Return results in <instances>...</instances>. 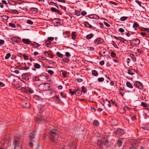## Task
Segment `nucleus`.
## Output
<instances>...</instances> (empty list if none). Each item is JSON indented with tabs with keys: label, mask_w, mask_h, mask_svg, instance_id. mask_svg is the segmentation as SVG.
<instances>
[{
	"label": "nucleus",
	"mask_w": 149,
	"mask_h": 149,
	"mask_svg": "<svg viewBox=\"0 0 149 149\" xmlns=\"http://www.w3.org/2000/svg\"><path fill=\"white\" fill-rule=\"evenodd\" d=\"M59 134V131L56 129H53L49 130V138L52 144H54L56 136Z\"/></svg>",
	"instance_id": "1"
},
{
	"label": "nucleus",
	"mask_w": 149,
	"mask_h": 149,
	"mask_svg": "<svg viewBox=\"0 0 149 149\" xmlns=\"http://www.w3.org/2000/svg\"><path fill=\"white\" fill-rule=\"evenodd\" d=\"M38 88L40 91H46L53 89L51 88V84L49 83H42L38 85Z\"/></svg>",
	"instance_id": "2"
},
{
	"label": "nucleus",
	"mask_w": 149,
	"mask_h": 149,
	"mask_svg": "<svg viewBox=\"0 0 149 149\" xmlns=\"http://www.w3.org/2000/svg\"><path fill=\"white\" fill-rule=\"evenodd\" d=\"M37 111H38L39 113L40 114V115L38 116H42L44 117H46L47 113L43 108H42L41 107H38Z\"/></svg>",
	"instance_id": "3"
},
{
	"label": "nucleus",
	"mask_w": 149,
	"mask_h": 149,
	"mask_svg": "<svg viewBox=\"0 0 149 149\" xmlns=\"http://www.w3.org/2000/svg\"><path fill=\"white\" fill-rule=\"evenodd\" d=\"M35 120L36 122L39 123H43L47 121V120L46 119L45 117L42 116H38L35 118Z\"/></svg>",
	"instance_id": "4"
},
{
	"label": "nucleus",
	"mask_w": 149,
	"mask_h": 149,
	"mask_svg": "<svg viewBox=\"0 0 149 149\" xmlns=\"http://www.w3.org/2000/svg\"><path fill=\"white\" fill-rule=\"evenodd\" d=\"M134 84L137 88L141 90H143V85L142 83L139 81H136Z\"/></svg>",
	"instance_id": "5"
},
{
	"label": "nucleus",
	"mask_w": 149,
	"mask_h": 149,
	"mask_svg": "<svg viewBox=\"0 0 149 149\" xmlns=\"http://www.w3.org/2000/svg\"><path fill=\"white\" fill-rule=\"evenodd\" d=\"M140 40L137 38H135L133 40H132L130 41L131 43L132 46H137L139 45L140 43Z\"/></svg>",
	"instance_id": "6"
},
{
	"label": "nucleus",
	"mask_w": 149,
	"mask_h": 149,
	"mask_svg": "<svg viewBox=\"0 0 149 149\" xmlns=\"http://www.w3.org/2000/svg\"><path fill=\"white\" fill-rule=\"evenodd\" d=\"M22 79L26 80L28 81L30 77V74L29 73H24L22 75Z\"/></svg>",
	"instance_id": "7"
},
{
	"label": "nucleus",
	"mask_w": 149,
	"mask_h": 149,
	"mask_svg": "<svg viewBox=\"0 0 149 149\" xmlns=\"http://www.w3.org/2000/svg\"><path fill=\"white\" fill-rule=\"evenodd\" d=\"M132 147H130V149H136L138 146V144L137 142L135 140H134L131 143Z\"/></svg>",
	"instance_id": "8"
},
{
	"label": "nucleus",
	"mask_w": 149,
	"mask_h": 149,
	"mask_svg": "<svg viewBox=\"0 0 149 149\" xmlns=\"http://www.w3.org/2000/svg\"><path fill=\"white\" fill-rule=\"evenodd\" d=\"M35 135H36V132L33 131L31 132V133L29 134V137L30 140L31 141H33L32 139H34L35 138Z\"/></svg>",
	"instance_id": "9"
},
{
	"label": "nucleus",
	"mask_w": 149,
	"mask_h": 149,
	"mask_svg": "<svg viewBox=\"0 0 149 149\" xmlns=\"http://www.w3.org/2000/svg\"><path fill=\"white\" fill-rule=\"evenodd\" d=\"M42 76H44L43 74H38L37 76H36L33 77V78H32V80H33V81H39L40 80L39 79V77H41Z\"/></svg>",
	"instance_id": "10"
},
{
	"label": "nucleus",
	"mask_w": 149,
	"mask_h": 149,
	"mask_svg": "<svg viewBox=\"0 0 149 149\" xmlns=\"http://www.w3.org/2000/svg\"><path fill=\"white\" fill-rule=\"evenodd\" d=\"M103 42V39L100 38H99L94 40V43L95 44H99L102 43Z\"/></svg>",
	"instance_id": "11"
},
{
	"label": "nucleus",
	"mask_w": 149,
	"mask_h": 149,
	"mask_svg": "<svg viewBox=\"0 0 149 149\" xmlns=\"http://www.w3.org/2000/svg\"><path fill=\"white\" fill-rule=\"evenodd\" d=\"M33 66L34 67L32 68V70L34 71H36V69H40L41 68L40 65L37 63H35Z\"/></svg>",
	"instance_id": "12"
},
{
	"label": "nucleus",
	"mask_w": 149,
	"mask_h": 149,
	"mask_svg": "<svg viewBox=\"0 0 149 149\" xmlns=\"http://www.w3.org/2000/svg\"><path fill=\"white\" fill-rule=\"evenodd\" d=\"M54 97L55 98L56 101L58 103L60 104H64V103L62 101H61L60 99H59V96L58 95H55L54 96Z\"/></svg>",
	"instance_id": "13"
},
{
	"label": "nucleus",
	"mask_w": 149,
	"mask_h": 149,
	"mask_svg": "<svg viewBox=\"0 0 149 149\" xmlns=\"http://www.w3.org/2000/svg\"><path fill=\"white\" fill-rule=\"evenodd\" d=\"M88 17H89V18H91V19H99V17L95 15H88Z\"/></svg>",
	"instance_id": "14"
},
{
	"label": "nucleus",
	"mask_w": 149,
	"mask_h": 149,
	"mask_svg": "<svg viewBox=\"0 0 149 149\" xmlns=\"http://www.w3.org/2000/svg\"><path fill=\"white\" fill-rule=\"evenodd\" d=\"M22 40V42L25 44H29L31 42V41L29 39L23 38Z\"/></svg>",
	"instance_id": "15"
},
{
	"label": "nucleus",
	"mask_w": 149,
	"mask_h": 149,
	"mask_svg": "<svg viewBox=\"0 0 149 149\" xmlns=\"http://www.w3.org/2000/svg\"><path fill=\"white\" fill-rule=\"evenodd\" d=\"M84 25L86 26L89 28H92L93 29H96V28L93 26L88 23V22H85Z\"/></svg>",
	"instance_id": "16"
},
{
	"label": "nucleus",
	"mask_w": 149,
	"mask_h": 149,
	"mask_svg": "<svg viewBox=\"0 0 149 149\" xmlns=\"http://www.w3.org/2000/svg\"><path fill=\"white\" fill-rule=\"evenodd\" d=\"M111 122L112 125H117L118 124L117 120L115 118H114L111 121Z\"/></svg>",
	"instance_id": "17"
},
{
	"label": "nucleus",
	"mask_w": 149,
	"mask_h": 149,
	"mask_svg": "<svg viewBox=\"0 0 149 149\" xmlns=\"http://www.w3.org/2000/svg\"><path fill=\"white\" fill-rule=\"evenodd\" d=\"M134 70L132 69H129L127 70V73L129 75H133L134 74Z\"/></svg>",
	"instance_id": "18"
},
{
	"label": "nucleus",
	"mask_w": 149,
	"mask_h": 149,
	"mask_svg": "<svg viewBox=\"0 0 149 149\" xmlns=\"http://www.w3.org/2000/svg\"><path fill=\"white\" fill-rule=\"evenodd\" d=\"M17 39H19L20 38L18 37H13L10 38V40L15 42L18 43V41L17 40Z\"/></svg>",
	"instance_id": "19"
},
{
	"label": "nucleus",
	"mask_w": 149,
	"mask_h": 149,
	"mask_svg": "<svg viewBox=\"0 0 149 149\" xmlns=\"http://www.w3.org/2000/svg\"><path fill=\"white\" fill-rule=\"evenodd\" d=\"M30 10L32 12L34 13L35 14L38 12V9L36 8H31Z\"/></svg>",
	"instance_id": "20"
},
{
	"label": "nucleus",
	"mask_w": 149,
	"mask_h": 149,
	"mask_svg": "<svg viewBox=\"0 0 149 149\" xmlns=\"http://www.w3.org/2000/svg\"><path fill=\"white\" fill-rule=\"evenodd\" d=\"M94 35L93 33H91L86 36V38L87 40H90L93 37Z\"/></svg>",
	"instance_id": "21"
},
{
	"label": "nucleus",
	"mask_w": 149,
	"mask_h": 149,
	"mask_svg": "<svg viewBox=\"0 0 149 149\" xmlns=\"http://www.w3.org/2000/svg\"><path fill=\"white\" fill-rule=\"evenodd\" d=\"M19 143H20V141L19 139H14L13 141V144L14 145H19Z\"/></svg>",
	"instance_id": "22"
},
{
	"label": "nucleus",
	"mask_w": 149,
	"mask_h": 149,
	"mask_svg": "<svg viewBox=\"0 0 149 149\" xmlns=\"http://www.w3.org/2000/svg\"><path fill=\"white\" fill-rule=\"evenodd\" d=\"M47 91H48L47 92V95L49 96L52 95V94L54 92V91H53V89L49 90Z\"/></svg>",
	"instance_id": "23"
},
{
	"label": "nucleus",
	"mask_w": 149,
	"mask_h": 149,
	"mask_svg": "<svg viewBox=\"0 0 149 149\" xmlns=\"http://www.w3.org/2000/svg\"><path fill=\"white\" fill-rule=\"evenodd\" d=\"M33 93V91L32 90V89L31 88L28 87V90H27V92H26V93L27 94H31Z\"/></svg>",
	"instance_id": "24"
},
{
	"label": "nucleus",
	"mask_w": 149,
	"mask_h": 149,
	"mask_svg": "<svg viewBox=\"0 0 149 149\" xmlns=\"http://www.w3.org/2000/svg\"><path fill=\"white\" fill-rule=\"evenodd\" d=\"M126 86L130 89H132L133 88V86L130 82L128 81L126 83Z\"/></svg>",
	"instance_id": "25"
},
{
	"label": "nucleus",
	"mask_w": 149,
	"mask_h": 149,
	"mask_svg": "<svg viewBox=\"0 0 149 149\" xmlns=\"http://www.w3.org/2000/svg\"><path fill=\"white\" fill-rule=\"evenodd\" d=\"M28 87H22L21 88V91L23 92L24 93H26V92L27 91V90H28Z\"/></svg>",
	"instance_id": "26"
},
{
	"label": "nucleus",
	"mask_w": 149,
	"mask_h": 149,
	"mask_svg": "<svg viewBox=\"0 0 149 149\" xmlns=\"http://www.w3.org/2000/svg\"><path fill=\"white\" fill-rule=\"evenodd\" d=\"M92 74L95 76L97 77L98 75V74H97V71L95 70H92Z\"/></svg>",
	"instance_id": "27"
},
{
	"label": "nucleus",
	"mask_w": 149,
	"mask_h": 149,
	"mask_svg": "<svg viewBox=\"0 0 149 149\" xmlns=\"http://www.w3.org/2000/svg\"><path fill=\"white\" fill-rule=\"evenodd\" d=\"M63 35L64 38H69L70 37V35L68 33V32L67 31H65L63 33Z\"/></svg>",
	"instance_id": "28"
},
{
	"label": "nucleus",
	"mask_w": 149,
	"mask_h": 149,
	"mask_svg": "<svg viewBox=\"0 0 149 149\" xmlns=\"http://www.w3.org/2000/svg\"><path fill=\"white\" fill-rule=\"evenodd\" d=\"M75 95L78 96H80L81 94V91H75Z\"/></svg>",
	"instance_id": "29"
},
{
	"label": "nucleus",
	"mask_w": 149,
	"mask_h": 149,
	"mask_svg": "<svg viewBox=\"0 0 149 149\" xmlns=\"http://www.w3.org/2000/svg\"><path fill=\"white\" fill-rule=\"evenodd\" d=\"M31 45L34 47L35 48H37L40 46V45L35 42H33V44H31Z\"/></svg>",
	"instance_id": "30"
},
{
	"label": "nucleus",
	"mask_w": 149,
	"mask_h": 149,
	"mask_svg": "<svg viewBox=\"0 0 149 149\" xmlns=\"http://www.w3.org/2000/svg\"><path fill=\"white\" fill-rule=\"evenodd\" d=\"M99 124L98 121L97 120H95L93 121V125L95 127H97Z\"/></svg>",
	"instance_id": "31"
},
{
	"label": "nucleus",
	"mask_w": 149,
	"mask_h": 149,
	"mask_svg": "<svg viewBox=\"0 0 149 149\" xmlns=\"http://www.w3.org/2000/svg\"><path fill=\"white\" fill-rule=\"evenodd\" d=\"M10 11H12V12H10L11 14H18L19 13L18 11L15 9H11Z\"/></svg>",
	"instance_id": "32"
},
{
	"label": "nucleus",
	"mask_w": 149,
	"mask_h": 149,
	"mask_svg": "<svg viewBox=\"0 0 149 149\" xmlns=\"http://www.w3.org/2000/svg\"><path fill=\"white\" fill-rule=\"evenodd\" d=\"M122 144H123V142L121 140H118L117 141V144L118 146L120 147L122 146Z\"/></svg>",
	"instance_id": "33"
},
{
	"label": "nucleus",
	"mask_w": 149,
	"mask_h": 149,
	"mask_svg": "<svg viewBox=\"0 0 149 149\" xmlns=\"http://www.w3.org/2000/svg\"><path fill=\"white\" fill-rule=\"evenodd\" d=\"M130 57L132 58V61L134 62H135L136 61V58H135V56L133 54H131L130 55Z\"/></svg>",
	"instance_id": "34"
},
{
	"label": "nucleus",
	"mask_w": 149,
	"mask_h": 149,
	"mask_svg": "<svg viewBox=\"0 0 149 149\" xmlns=\"http://www.w3.org/2000/svg\"><path fill=\"white\" fill-rule=\"evenodd\" d=\"M56 56H57L61 58H62L63 57V54L60 53L59 52H56Z\"/></svg>",
	"instance_id": "35"
},
{
	"label": "nucleus",
	"mask_w": 149,
	"mask_h": 149,
	"mask_svg": "<svg viewBox=\"0 0 149 149\" xmlns=\"http://www.w3.org/2000/svg\"><path fill=\"white\" fill-rule=\"evenodd\" d=\"M141 30L142 31H146L147 32H149V29L148 28H145L144 27H142L141 29Z\"/></svg>",
	"instance_id": "36"
},
{
	"label": "nucleus",
	"mask_w": 149,
	"mask_h": 149,
	"mask_svg": "<svg viewBox=\"0 0 149 149\" xmlns=\"http://www.w3.org/2000/svg\"><path fill=\"white\" fill-rule=\"evenodd\" d=\"M128 18V17L126 16H123L120 18V20L122 21H123L126 20Z\"/></svg>",
	"instance_id": "37"
},
{
	"label": "nucleus",
	"mask_w": 149,
	"mask_h": 149,
	"mask_svg": "<svg viewBox=\"0 0 149 149\" xmlns=\"http://www.w3.org/2000/svg\"><path fill=\"white\" fill-rule=\"evenodd\" d=\"M62 61L65 63H68L69 62V59L68 58H65L62 59Z\"/></svg>",
	"instance_id": "38"
},
{
	"label": "nucleus",
	"mask_w": 149,
	"mask_h": 149,
	"mask_svg": "<svg viewBox=\"0 0 149 149\" xmlns=\"http://www.w3.org/2000/svg\"><path fill=\"white\" fill-rule=\"evenodd\" d=\"M40 98V97L38 96V95H34L33 96V98L34 99H35L37 100H39Z\"/></svg>",
	"instance_id": "39"
},
{
	"label": "nucleus",
	"mask_w": 149,
	"mask_h": 149,
	"mask_svg": "<svg viewBox=\"0 0 149 149\" xmlns=\"http://www.w3.org/2000/svg\"><path fill=\"white\" fill-rule=\"evenodd\" d=\"M51 44V42L50 41L47 40L45 41V45H47V47H48Z\"/></svg>",
	"instance_id": "40"
},
{
	"label": "nucleus",
	"mask_w": 149,
	"mask_h": 149,
	"mask_svg": "<svg viewBox=\"0 0 149 149\" xmlns=\"http://www.w3.org/2000/svg\"><path fill=\"white\" fill-rule=\"evenodd\" d=\"M139 26V24L137 23H135L133 24L132 27L133 28H138Z\"/></svg>",
	"instance_id": "41"
},
{
	"label": "nucleus",
	"mask_w": 149,
	"mask_h": 149,
	"mask_svg": "<svg viewBox=\"0 0 149 149\" xmlns=\"http://www.w3.org/2000/svg\"><path fill=\"white\" fill-rule=\"evenodd\" d=\"M110 56L113 58H115L116 56V54L113 52H111Z\"/></svg>",
	"instance_id": "42"
},
{
	"label": "nucleus",
	"mask_w": 149,
	"mask_h": 149,
	"mask_svg": "<svg viewBox=\"0 0 149 149\" xmlns=\"http://www.w3.org/2000/svg\"><path fill=\"white\" fill-rule=\"evenodd\" d=\"M81 11V9H80V10L79 11H77L75 10V15L78 16L80 15V11Z\"/></svg>",
	"instance_id": "43"
},
{
	"label": "nucleus",
	"mask_w": 149,
	"mask_h": 149,
	"mask_svg": "<svg viewBox=\"0 0 149 149\" xmlns=\"http://www.w3.org/2000/svg\"><path fill=\"white\" fill-rule=\"evenodd\" d=\"M15 149H22V148L20 145H15Z\"/></svg>",
	"instance_id": "44"
},
{
	"label": "nucleus",
	"mask_w": 149,
	"mask_h": 149,
	"mask_svg": "<svg viewBox=\"0 0 149 149\" xmlns=\"http://www.w3.org/2000/svg\"><path fill=\"white\" fill-rule=\"evenodd\" d=\"M69 92H70V94L73 95L74 94V90H72L71 88H70L69 90Z\"/></svg>",
	"instance_id": "45"
},
{
	"label": "nucleus",
	"mask_w": 149,
	"mask_h": 149,
	"mask_svg": "<svg viewBox=\"0 0 149 149\" xmlns=\"http://www.w3.org/2000/svg\"><path fill=\"white\" fill-rule=\"evenodd\" d=\"M82 91L83 93H85L86 92V89L84 86H82Z\"/></svg>",
	"instance_id": "46"
},
{
	"label": "nucleus",
	"mask_w": 149,
	"mask_h": 149,
	"mask_svg": "<svg viewBox=\"0 0 149 149\" xmlns=\"http://www.w3.org/2000/svg\"><path fill=\"white\" fill-rule=\"evenodd\" d=\"M60 95L61 97L63 98H66L67 97L66 95L65 94L63 93V92L60 93Z\"/></svg>",
	"instance_id": "47"
},
{
	"label": "nucleus",
	"mask_w": 149,
	"mask_h": 149,
	"mask_svg": "<svg viewBox=\"0 0 149 149\" xmlns=\"http://www.w3.org/2000/svg\"><path fill=\"white\" fill-rule=\"evenodd\" d=\"M48 74H49L50 75H52L54 74V72L51 70H49L48 71Z\"/></svg>",
	"instance_id": "48"
},
{
	"label": "nucleus",
	"mask_w": 149,
	"mask_h": 149,
	"mask_svg": "<svg viewBox=\"0 0 149 149\" xmlns=\"http://www.w3.org/2000/svg\"><path fill=\"white\" fill-rule=\"evenodd\" d=\"M10 56L11 54L10 53L7 54L6 56L5 57V59H9V57H10Z\"/></svg>",
	"instance_id": "49"
},
{
	"label": "nucleus",
	"mask_w": 149,
	"mask_h": 149,
	"mask_svg": "<svg viewBox=\"0 0 149 149\" xmlns=\"http://www.w3.org/2000/svg\"><path fill=\"white\" fill-rule=\"evenodd\" d=\"M9 25L12 28H15L16 26L15 25V24L14 23H10L9 24Z\"/></svg>",
	"instance_id": "50"
},
{
	"label": "nucleus",
	"mask_w": 149,
	"mask_h": 149,
	"mask_svg": "<svg viewBox=\"0 0 149 149\" xmlns=\"http://www.w3.org/2000/svg\"><path fill=\"white\" fill-rule=\"evenodd\" d=\"M2 18L5 20H7L8 19V16L3 15L2 16Z\"/></svg>",
	"instance_id": "51"
},
{
	"label": "nucleus",
	"mask_w": 149,
	"mask_h": 149,
	"mask_svg": "<svg viewBox=\"0 0 149 149\" xmlns=\"http://www.w3.org/2000/svg\"><path fill=\"white\" fill-rule=\"evenodd\" d=\"M58 10L54 7L51 8V11L52 12H55L57 10Z\"/></svg>",
	"instance_id": "52"
},
{
	"label": "nucleus",
	"mask_w": 149,
	"mask_h": 149,
	"mask_svg": "<svg viewBox=\"0 0 149 149\" xmlns=\"http://www.w3.org/2000/svg\"><path fill=\"white\" fill-rule=\"evenodd\" d=\"M104 80V79L103 77H100L98 79V81L99 82H102Z\"/></svg>",
	"instance_id": "53"
},
{
	"label": "nucleus",
	"mask_w": 149,
	"mask_h": 149,
	"mask_svg": "<svg viewBox=\"0 0 149 149\" xmlns=\"http://www.w3.org/2000/svg\"><path fill=\"white\" fill-rule=\"evenodd\" d=\"M113 43V46L116 48L118 49L119 48H118V47L117 46V45L116 44V43H115V42L113 41L112 42Z\"/></svg>",
	"instance_id": "54"
},
{
	"label": "nucleus",
	"mask_w": 149,
	"mask_h": 149,
	"mask_svg": "<svg viewBox=\"0 0 149 149\" xmlns=\"http://www.w3.org/2000/svg\"><path fill=\"white\" fill-rule=\"evenodd\" d=\"M27 23L30 25H32L33 24V22L31 21V20H27Z\"/></svg>",
	"instance_id": "55"
},
{
	"label": "nucleus",
	"mask_w": 149,
	"mask_h": 149,
	"mask_svg": "<svg viewBox=\"0 0 149 149\" xmlns=\"http://www.w3.org/2000/svg\"><path fill=\"white\" fill-rule=\"evenodd\" d=\"M9 2V1H8ZM9 4L10 5H15V1H10V2H9Z\"/></svg>",
	"instance_id": "56"
},
{
	"label": "nucleus",
	"mask_w": 149,
	"mask_h": 149,
	"mask_svg": "<svg viewBox=\"0 0 149 149\" xmlns=\"http://www.w3.org/2000/svg\"><path fill=\"white\" fill-rule=\"evenodd\" d=\"M141 35H142V36H143L145 38H147V34H146L145 33L143 32H141Z\"/></svg>",
	"instance_id": "57"
},
{
	"label": "nucleus",
	"mask_w": 149,
	"mask_h": 149,
	"mask_svg": "<svg viewBox=\"0 0 149 149\" xmlns=\"http://www.w3.org/2000/svg\"><path fill=\"white\" fill-rule=\"evenodd\" d=\"M63 72L62 75L64 77H66V75L67 74V72L65 71H62Z\"/></svg>",
	"instance_id": "58"
},
{
	"label": "nucleus",
	"mask_w": 149,
	"mask_h": 149,
	"mask_svg": "<svg viewBox=\"0 0 149 149\" xmlns=\"http://www.w3.org/2000/svg\"><path fill=\"white\" fill-rule=\"evenodd\" d=\"M59 7H60V8H62V9L63 10H64L65 11H66V8L65 7L61 5H59Z\"/></svg>",
	"instance_id": "59"
},
{
	"label": "nucleus",
	"mask_w": 149,
	"mask_h": 149,
	"mask_svg": "<svg viewBox=\"0 0 149 149\" xmlns=\"http://www.w3.org/2000/svg\"><path fill=\"white\" fill-rule=\"evenodd\" d=\"M30 68L29 67H22V69L24 70H27Z\"/></svg>",
	"instance_id": "60"
},
{
	"label": "nucleus",
	"mask_w": 149,
	"mask_h": 149,
	"mask_svg": "<svg viewBox=\"0 0 149 149\" xmlns=\"http://www.w3.org/2000/svg\"><path fill=\"white\" fill-rule=\"evenodd\" d=\"M54 39V38L53 37H48L47 38V39H48V40L49 41H52Z\"/></svg>",
	"instance_id": "61"
},
{
	"label": "nucleus",
	"mask_w": 149,
	"mask_h": 149,
	"mask_svg": "<svg viewBox=\"0 0 149 149\" xmlns=\"http://www.w3.org/2000/svg\"><path fill=\"white\" fill-rule=\"evenodd\" d=\"M118 31L120 33H123L124 31V30L122 28H120L119 29Z\"/></svg>",
	"instance_id": "62"
},
{
	"label": "nucleus",
	"mask_w": 149,
	"mask_h": 149,
	"mask_svg": "<svg viewBox=\"0 0 149 149\" xmlns=\"http://www.w3.org/2000/svg\"><path fill=\"white\" fill-rule=\"evenodd\" d=\"M141 105H142V107H147V104L143 102H141Z\"/></svg>",
	"instance_id": "63"
},
{
	"label": "nucleus",
	"mask_w": 149,
	"mask_h": 149,
	"mask_svg": "<svg viewBox=\"0 0 149 149\" xmlns=\"http://www.w3.org/2000/svg\"><path fill=\"white\" fill-rule=\"evenodd\" d=\"M81 15L83 16H85L86 14V12L85 11H82L81 13Z\"/></svg>",
	"instance_id": "64"
}]
</instances>
